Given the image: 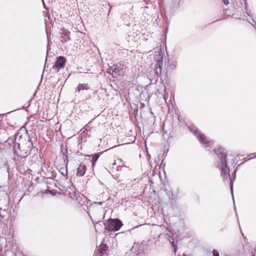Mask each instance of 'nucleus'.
Returning a JSON list of instances; mask_svg holds the SVG:
<instances>
[{
  "mask_svg": "<svg viewBox=\"0 0 256 256\" xmlns=\"http://www.w3.org/2000/svg\"><path fill=\"white\" fill-rule=\"evenodd\" d=\"M14 140L16 144H17L18 150L16 148L14 153L21 158L28 156L30 153L33 144L25 128H21L18 130L14 135Z\"/></svg>",
  "mask_w": 256,
  "mask_h": 256,
  "instance_id": "1",
  "label": "nucleus"
},
{
  "mask_svg": "<svg viewBox=\"0 0 256 256\" xmlns=\"http://www.w3.org/2000/svg\"><path fill=\"white\" fill-rule=\"evenodd\" d=\"M215 152L218 156V160H217V167L221 172V176L224 180H230V192L234 198L233 195V182L230 178V168L227 165L226 160V154L225 150L222 148H218L215 149Z\"/></svg>",
  "mask_w": 256,
  "mask_h": 256,
  "instance_id": "2",
  "label": "nucleus"
},
{
  "mask_svg": "<svg viewBox=\"0 0 256 256\" xmlns=\"http://www.w3.org/2000/svg\"><path fill=\"white\" fill-rule=\"evenodd\" d=\"M105 229L110 231H118L122 226V221L118 218L108 220L104 223Z\"/></svg>",
  "mask_w": 256,
  "mask_h": 256,
  "instance_id": "3",
  "label": "nucleus"
},
{
  "mask_svg": "<svg viewBox=\"0 0 256 256\" xmlns=\"http://www.w3.org/2000/svg\"><path fill=\"white\" fill-rule=\"evenodd\" d=\"M188 128L190 131L196 136L197 138L201 143L206 144L210 142L209 138H206L204 134H201L195 126H188Z\"/></svg>",
  "mask_w": 256,
  "mask_h": 256,
  "instance_id": "4",
  "label": "nucleus"
},
{
  "mask_svg": "<svg viewBox=\"0 0 256 256\" xmlns=\"http://www.w3.org/2000/svg\"><path fill=\"white\" fill-rule=\"evenodd\" d=\"M154 73L158 77L162 73V56L160 54L155 56L154 60Z\"/></svg>",
  "mask_w": 256,
  "mask_h": 256,
  "instance_id": "5",
  "label": "nucleus"
},
{
  "mask_svg": "<svg viewBox=\"0 0 256 256\" xmlns=\"http://www.w3.org/2000/svg\"><path fill=\"white\" fill-rule=\"evenodd\" d=\"M66 62V58L62 56H60L57 58L55 64L52 67V69L56 72H58L60 70L64 68Z\"/></svg>",
  "mask_w": 256,
  "mask_h": 256,
  "instance_id": "6",
  "label": "nucleus"
},
{
  "mask_svg": "<svg viewBox=\"0 0 256 256\" xmlns=\"http://www.w3.org/2000/svg\"><path fill=\"white\" fill-rule=\"evenodd\" d=\"M108 248V246L106 244H100L96 250V256H106L107 255L106 251Z\"/></svg>",
  "mask_w": 256,
  "mask_h": 256,
  "instance_id": "7",
  "label": "nucleus"
},
{
  "mask_svg": "<svg viewBox=\"0 0 256 256\" xmlns=\"http://www.w3.org/2000/svg\"><path fill=\"white\" fill-rule=\"evenodd\" d=\"M142 246L138 243H134L131 248V252L134 254V256L138 255L140 252Z\"/></svg>",
  "mask_w": 256,
  "mask_h": 256,
  "instance_id": "8",
  "label": "nucleus"
},
{
  "mask_svg": "<svg viewBox=\"0 0 256 256\" xmlns=\"http://www.w3.org/2000/svg\"><path fill=\"white\" fill-rule=\"evenodd\" d=\"M90 87L89 86L88 84H80L77 88L76 90V92L78 93V94H80L81 90H90Z\"/></svg>",
  "mask_w": 256,
  "mask_h": 256,
  "instance_id": "9",
  "label": "nucleus"
},
{
  "mask_svg": "<svg viewBox=\"0 0 256 256\" xmlns=\"http://www.w3.org/2000/svg\"><path fill=\"white\" fill-rule=\"evenodd\" d=\"M86 166L80 164L77 168V175L80 176H83L86 172Z\"/></svg>",
  "mask_w": 256,
  "mask_h": 256,
  "instance_id": "10",
  "label": "nucleus"
},
{
  "mask_svg": "<svg viewBox=\"0 0 256 256\" xmlns=\"http://www.w3.org/2000/svg\"><path fill=\"white\" fill-rule=\"evenodd\" d=\"M114 77H116L120 74L122 68H120L118 64L113 66Z\"/></svg>",
  "mask_w": 256,
  "mask_h": 256,
  "instance_id": "11",
  "label": "nucleus"
},
{
  "mask_svg": "<svg viewBox=\"0 0 256 256\" xmlns=\"http://www.w3.org/2000/svg\"><path fill=\"white\" fill-rule=\"evenodd\" d=\"M70 32L68 31H66L64 32L62 34V36H61V42H66L68 40H69L70 38Z\"/></svg>",
  "mask_w": 256,
  "mask_h": 256,
  "instance_id": "12",
  "label": "nucleus"
},
{
  "mask_svg": "<svg viewBox=\"0 0 256 256\" xmlns=\"http://www.w3.org/2000/svg\"><path fill=\"white\" fill-rule=\"evenodd\" d=\"M6 142H7L10 145H12L14 144V150L16 149L17 144H16L15 140H14V138H9L8 140H6Z\"/></svg>",
  "mask_w": 256,
  "mask_h": 256,
  "instance_id": "13",
  "label": "nucleus"
},
{
  "mask_svg": "<svg viewBox=\"0 0 256 256\" xmlns=\"http://www.w3.org/2000/svg\"><path fill=\"white\" fill-rule=\"evenodd\" d=\"M99 156H100L99 153L95 154L92 156V167L95 164V163L96 162V160H98V158Z\"/></svg>",
  "mask_w": 256,
  "mask_h": 256,
  "instance_id": "14",
  "label": "nucleus"
},
{
  "mask_svg": "<svg viewBox=\"0 0 256 256\" xmlns=\"http://www.w3.org/2000/svg\"><path fill=\"white\" fill-rule=\"evenodd\" d=\"M106 72L112 76L114 77V70H113V66L112 67H109L106 70Z\"/></svg>",
  "mask_w": 256,
  "mask_h": 256,
  "instance_id": "15",
  "label": "nucleus"
},
{
  "mask_svg": "<svg viewBox=\"0 0 256 256\" xmlns=\"http://www.w3.org/2000/svg\"><path fill=\"white\" fill-rule=\"evenodd\" d=\"M60 172L63 176H66L67 174V170L66 168H60Z\"/></svg>",
  "mask_w": 256,
  "mask_h": 256,
  "instance_id": "16",
  "label": "nucleus"
},
{
  "mask_svg": "<svg viewBox=\"0 0 256 256\" xmlns=\"http://www.w3.org/2000/svg\"><path fill=\"white\" fill-rule=\"evenodd\" d=\"M169 240H170V243L172 244V246L174 248V252H176V246H175V244H174V238H172L171 239V238H170Z\"/></svg>",
  "mask_w": 256,
  "mask_h": 256,
  "instance_id": "17",
  "label": "nucleus"
},
{
  "mask_svg": "<svg viewBox=\"0 0 256 256\" xmlns=\"http://www.w3.org/2000/svg\"><path fill=\"white\" fill-rule=\"evenodd\" d=\"M213 256H219V253L216 250H212Z\"/></svg>",
  "mask_w": 256,
  "mask_h": 256,
  "instance_id": "18",
  "label": "nucleus"
},
{
  "mask_svg": "<svg viewBox=\"0 0 256 256\" xmlns=\"http://www.w3.org/2000/svg\"><path fill=\"white\" fill-rule=\"evenodd\" d=\"M70 196L71 198L74 199L75 198L74 197L76 196V194L75 193H74V194L70 193Z\"/></svg>",
  "mask_w": 256,
  "mask_h": 256,
  "instance_id": "19",
  "label": "nucleus"
},
{
  "mask_svg": "<svg viewBox=\"0 0 256 256\" xmlns=\"http://www.w3.org/2000/svg\"><path fill=\"white\" fill-rule=\"evenodd\" d=\"M224 1V3L225 4H228V0H222Z\"/></svg>",
  "mask_w": 256,
  "mask_h": 256,
  "instance_id": "20",
  "label": "nucleus"
},
{
  "mask_svg": "<svg viewBox=\"0 0 256 256\" xmlns=\"http://www.w3.org/2000/svg\"><path fill=\"white\" fill-rule=\"evenodd\" d=\"M252 256H255V254H256V250H255L254 252H252Z\"/></svg>",
  "mask_w": 256,
  "mask_h": 256,
  "instance_id": "21",
  "label": "nucleus"
},
{
  "mask_svg": "<svg viewBox=\"0 0 256 256\" xmlns=\"http://www.w3.org/2000/svg\"><path fill=\"white\" fill-rule=\"evenodd\" d=\"M244 2V4H245V6H246V0H243Z\"/></svg>",
  "mask_w": 256,
  "mask_h": 256,
  "instance_id": "22",
  "label": "nucleus"
},
{
  "mask_svg": "<svg viewBox=\"0 0 256 256\" xmlns=\"http://www.w3.org/2000/svg\"><path fill=\"white\" fill-rule=\"evenodd\" d=\"M124 24L127 26H129L130 25V23H126V24Z\"/></svg>",
  "mask_w": 256,
  "mask_h": 256,
  "instance_id": "23",
  "label": "nucleus"
},
{
  "mask_svg": "<svg viewBox=\"0 0 256 256\" xmlns=\"http://www.w3.org/2000/svg\"><path fill=\"white\" fill-rule=\"evenodd\" d=\"M2 252V249L1 248V246H0V254H1Z\"/></svg>",
  "mask_w": 256,
  "mask_h": 256,
  "instance_id": "24",
  "label": "nucleus"
},
{
  "mask_svg": "<svg viewBox=\"0 0 256 256\" xmlns=\"http://www.w3.org/2000/svg\"><path fill=\"white\" fill-rule=\"evenodd\" d=\"M48 50H49V47H48H48H47V53L48 52Z\"/></svg>",
  "mask_w": 256,
  "mask_h": 256,
  "instance_id": "25",
  "label": "nucleus"
},
{
  "mask_svg": "<svg viewBox=\"0 0 256 256\" xmlns=\"http://www.w3.org/2000/svg\"><path fill=\"white\" fill-rule=\"evenodd\" d=\"M73 189H74V190H72V191H73V192H74L75 188H73Z\"/></svg>",
  "mask_w": 256,
  "mask_h": 256,
  "instance_id": "26",
  "label": "nucleus"
},
{
  "mask_svg": "<svg viewBox=\"0 0 256 256\" xmlns=\"http://www.w3.org/2000/svg\"><path fill=\"white\" fill-rule=\"evenodd\" d=\"M102 202H98V204H102Z\"/></svg>",
  "mask_w": 256,
  "mask_h": 256,
  "instance_id": "27",
  "label": "nucleus"
},
{
  "mask_svg": "<svg viewBox=\"0 0 256 256\" xmlns=\"http://www.w3.org/2000/svg\"><path fill=\"white\" fill-rule=\"evenodd\" d=\"M246 13H247V14H248V15H249V14H248V12H246Z\"/></svg>",
  "mask_w": 256,
  "mask_h": 256,
  "instance_id": "28",
  "label": "nucleus"
},
{
  "mask_svg": "<svg viewBox=\"0 0 256 256\" xmlns=\"http://www.w3.org/2000/svg\"><path fill=\"white\" fill-rule=\"evenodd\" d=\"M246 13H247V14H248V15H249V14H248V12H246Z\"/></svg>",
  "mask_w": 256,
  "mask_h": 256,
  "instance_id": "29",
  "label": "nucleus"
},
{
  "mask_svg": "<svg viewBox=\"0 0 256 256\" xmlns=\"http://www.w3.org/2000/svg\"><path fill=\"white\" fill-rule=\"evenodd\" d=\"M246 13H247V14H248V15H249V14H248V12H246Z\"/></svg>",
  "mask_w": 256,
  "mask_h": 256,
  "instance_id": "30",
  "label": "nucleus"
},
{
  "mask_svg": "<svg viewBox=\"0 0 256 256\" xmlns=\"http://www.w3.org/2000/svg\"><path fill=\"white\" fill-rule=\"evenodd\" d=\"M118 160L122 161L121 159H118Z\"/></svg>",
  "mask_w": 256,
  "mask_h": 256,
  "instance_id": "31",
  "label": "nucleus"
},
{
  "mask_svg": "<svg viewBox=\"0 0 256 256\" xmlns=\"http://www.w3.org/2000/svg\"><path fill=\"white\" fill-rule=\"evenodd\" d=\"M16 256H17L16 255Z\"/></svg>",
  "mask_w": 256,
  "mask_h": 256,
  "instance_id": "32",
  "label": "nucleus"
}]
</instances>
